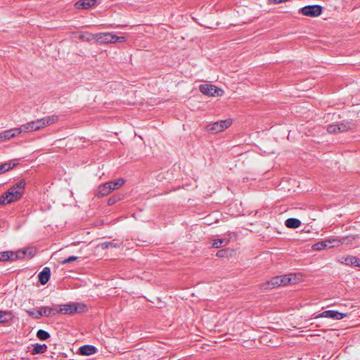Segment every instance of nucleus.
I'll return each instance as SVG.
<instances>
[{
	"instance_id": "obj_1",
	"label": "nucleus",
	"mask_w": 360,
	"mask_h": 360,
	"mask_svg": "<svg viewBox=\"0 0 360 360\" xmlns=\"http://www.w3.org/2000/svg\"><path fill=\"white\" fill-rule=\"evenodd\" d=\"M58 120V117L56 115L48 116L22 124L20 127L15 128V130L18 134L23 131H37L45 127L46 126H49L56 122Z\"/></svg>"
},
{
	"instance_id": "obj_2",
	"label": "nucleus",
	"mask_w": 360,
	"mask_h": 360,
	"mask_svg": "<svg viewBox=\"0 0 360 360\" xmlns=\"http://www.w3.org/2000/svg\"><path fill=\"white\" fill-rule=\"evenodd\" d=\"M25 181L20 180L0 197V205H7L19 200L25 190Z\"/></svg>"
},
{
	"instance_id": "obj_3",
	"label": "nucleus",
	"mask_w": 360,
	"mask_h": 360,
	"mask_svg": "<svg viewBox=\"0 0 360 360\" xmlns=\"http://www.w3.org/2000/svg\"><path fill=\"white\" fill-rule=\"evenodd\" d=\"M96 41L100 44H109L126 41V37H119L112 32H101L95 34Z\"/></svg>"
},
{
	"instance_id": "obj_4",
	"label": "nucleus",
	"mask_w": 360,
	"mask_h": 360,
	"mask_svg": "<svg viewBox=\"0 0 360 360\" xmlns=\"http://www.w3.org/2000/svg\"><path fill=\"white\" fill-rule=\"evenodd\" d=\"M347 238H342L341 239L330 238L314 244L312 249L314 250H322L326 248L338 247L341 244L347 243Z\"/></svg>"
},
{
	"instance_id": "obj_5",
	"label": "nucleus",
	"mask_w": 360,
	"mask_h": 360,
	"mask_svg": "<svg viewBox=\"0 0 360 360\" xmlns=\"http://www.w3.org/2000/svg\"><path fill=\"white\" fill-rule=\"evenodd\" d=\"M29 252L31 254V250L29 249L19 250L16 252L5 251L0 252V261H14L18 259H22Z\"/></svg>"
},
{
	"instance_id": "obj_6",
	"label": "nucleus",
	"mask_w": 360,
	"mask_h": 360,
	"mask_svg": "<svg viewBox=\"0 0 360 360\" xmlns=\"http://www.w3.org/2000/svg\"><path fill=\"white\" fill-rule=\"evenodd\" d=\"M232 124L231 119L216 122L207 126V129L212 134H217L229 128Z\"/></svg>"
},
{
	"instance_id": "obj_7",
	"label": "nucleus",
	"mask_w": 360,
	"mask_h": 360,
	"mask_svg": "<svg viewBox=\"0 0 360 360\" xmlns=\"http://www.w3.org/2000/svg\"><path fill=\"white\" fill-rule=\"evenodd\" d=\"M199 89L203 94L210 96H221L224 93L221 89L218 88L213 84H201Z\"/></svg>"
},
{
	"instance_id": "obj_8",
	"label": "nucleus",
	"mask_w": 360,
	"mask_h": 360,
	"mask_svg": "<svg viewBox=\"0 0 360 360\" xmlns=\"http://www.w3.org/2000/svg\"><path fill=\"white\" fill-rule=\"evenodd\" d=\"M85 307V305L81 304H66L62 305L58 312H60L64 314H72L79 311H83Z\"/></svg>"
},
{
	"instance_id": "obj_9",
	"label": "nucleus",
	"mask_w": 360,
	"mask_h": 360,
	"mask_svg": "<svg viewBox=\"0 0 360 360\" xmlns=\"http://www.w3.org/2000/svg\"><path fill=\"white\" fill-rule=\"evenodd\" d=\"M303 15L309 17H317L321 14L322 8L319 5L306 6L300 9Z\"/></svg>"
},
{
	"instance_id": "obj_10",
	"label": "nucleus",
	"mask_w": 360,
	"mask_h": 360,
	"mask_svg": "<svg viewBox=\"0 0 360 360\" xmlns=\"http://www.w3.org/2000/svg\"><path fill=\"white\" fill-rule=\"evenodd\" d=\"M346 314L338 312L335 310H327L318 314L315 319L319 318H330L335 320H340L346 316Z\"/></svg>"
},
{
	"instance_id": "obj_11",
	"label": "nucleus",
	"mask_w": 360,
	"mask_h": 360,
	"mask_svg": "<svg viewBox=\"0 0 360 360\" xmlns=\"http://www.w3.org/2000/svg\"><path fill=\"white\" fill-rule=\"evenodd\" d=\"M56 313H58V310H56L53 308L49 307H41L37 311V315L34 316V318L38 319L41 316H46V317H50V316H54Z\"/></svg>"
},
{
	"instance_id": "obj_12",
	"label": "nucleus",
	"mask_w": 360,
	"mask_h": 360,
	"mask_svg": "<svg viewBox=\"0 0 360 360\" xmlns=\"http://www.w3.org/2000/svg\"><path fill=\"white\" fill-rule=\"evenodd\" d=\"M281 279H280V276H276L272 278L271 280L262 283L260 285V288L264 290L273 289L281 285Z\"/></svg>"
},
{
	"instance_id": "obj_13",
	"label": "nucleus",
	"mask_w": 360,
	"mask_h": 360,
	"mask_svg": "<svg viewBox=\"0 0 360 360\" xmlns=\"http://www.w3.org/2000/svg\"><path fill=\"white\" fill-rule=\"evenodd\" d=\"M281 285H286L288 284H295L297 282V278L296 274H288L280 276Z\"/></svg>"
},
{
	"instance_id": "obj_14",
	"label": "nucleus",
	"mask_w": 360,
	"mask_h": 360,
	"mask_svg": "<svg viewBox=\"0 0 360 360\" xmlns=\"http://www.w3.org/2000/svg\"><path fill=\"white\" fill-rule=\"evenodd\" d=\"M18 134L15 129H12L9 130H6L1 133H0V143L9 140L11 138L16 136Z\"/></svg>"
},
{
	"instance_id": "obj_15",
	"label": "nucleus",
	"mask_w": 360,
	"mask_h": 360,
	"mask_svg": "<svg viewBox=\"0 0 360 360\" xmlns=\"http://www.w3.org/2000/svg\"><path fill=\"white\" fill-rule=\"evenodd\" d=\"M51 270L49 267H44L39 274V281L42 285L47 283L50 278Z\"/></svg>"
},
{
	"instance_id": "obj_16",
	"label": "nucleus",
	"mask_w": 360,
	"mask_h": 360,
	"mask_svg": "<svg viewBox=\"0 0 360 360\" xmlns=\"http://www.w3.org/2000/svg\"><path fill=\"white\" fill-rule=\"evenodd\" d=\"M96 0H80L75 3V6L77 9H87L94 6Z\"/></svg>"
},
{
	"instance_id": "obj_17",
	"label": "nucleus",
	"mask_w": 360,
	"mask_h": 360,
	"mask_svg": "<svg viewBox=\"0 0 360 360\" xmlns=\"http://www.w3.org/2000/svg\"><path fill=\"white\" fill-rule=\"evenodd\" d=\"M110 189V184H108L107 183L101 184L98 188L96 195L98 197L105 196L111 193Z\"/></svg>"
},
{
	"instance_id": "obj_18",
	"label": "nucleus",
	"mask_w": 360,
	"mask_h": 360,
	"mask_svg": "<svg viewBox=\"0 0 360 360\" xmlns=\"http://www.w3.org/2000/svg\"><path fill=\"white\" fill-rule=\"evenodd\" d=\"M346 265L360 267V260L354 256H347L344 258L343 262Z\"/></svg>"
},
{
	"instance_id": "obj_19",
	"label": "nucleus",
	"mask_w": 360,
	"mask_h": 360,
	"mask_svg": "<svg viewBox=\"0 0 360 360\" xmlns=\"http://www.w3.org/2000/svg\"><path fill=\"white\" fill-rule=\"evenodd\" d=\"M285 225L288 228L296 229L300 226L301 221L298 219L289 218L285 221Z\"/></svg>"
},
{
	"instance_id": "obj_20",
	"label": "nucleus",
	"mask_w": 360,
	"mask_h": 360,
	"mask_svg": "<svg viewBox=\"0 0 360 360\" xmlns=\"http://www.w3.org/2000/svg\"><path fill=\"white\" fill-rule=\"evenodd\" d=\"M79 352L82 355H91L96 352V348L91 345H84L79 348Z\"/></svg>"
},
{
	"instance_id": "obj_21",
	"label": "nucleus",
	"mask_w": 360,
	"mask_h": 360,
	"mask_svg": "<svg viewBox=\"0 0 360 360\" xmlns=\"http://www.w3.org/2000/svg\"><path fill=\"white\" fill-rule=\"evenodd\" d=\"M47 346L45 344H35L33 345L32 354H42L46 351Z\"/></svg>"
},
{
	"instance_id": "obj_22",
	"label": "nucleus",
	"mask_w": 360,
	"mask_h": 360,
	"mask_svg": "<svg viewBox=\"0 0 360 360\" xmlns=\"http://www.w3.org/2000/svg\"><path fill=\"white\" fill-rule=\"evenodd\" d=\"M13 319V315L10 311H0V323H7Z\"/></svg>"
},
{
	"instance_id": "obj_23",
	"label": "nucleus",
	"mask_w": 360,
	"mask_h": 360,
	"mask_svg": "<svg viewBox=\"0 0 360 360\" xmlns=\"http://www.w3.org/2000/svg\"><path fill=\"white\" fill-rule=\"evenodd\" d=\"M78 38L82 40H85L87 41L96 40L95 34H92L88 32L79 33L78 35Z\"/></svg>"
},
{
	"instance_id": "obj_24",
	"label": "nucleus",
	"mask_w": 360,
	"mask_h": 360,
	"mask_svg": "<svg viewBox=\"0 0 360 360\" xmlns=\"http://www.w3.org/2000/svg\"><path fill=\"white\" fill-rule=\"evenodd\" d=\"M18 165V163L13 162L11 165V162H5L0 165V174L10 170Z\"/></svg>"
},
{
	"instance_id": "obj_25",
	"label": "nucleus",
	"mask_w": 360,
	"mask_h": 360,
	"mask_svg": "<svg viewBox=\"0 0 360 360\" xmlns=\"http://www.w3.org/2000/svg\"><path fill=\"white\" fill-rule=\"evenodd\" d=\"M229 243V240L226 239H217L213 241L212 247L214 248H219L221 246L227 245Z\"/></svg>"
},
{
	"instance_id": "obj_26",
	"label": "nucleus",
	"mask_w": 360,
	"mask_h": 360,
	"mask_svg": "<svg viewBox=\"0 0 360 360\" xmlns=\"http://www.w3.org/2000/svg\"><path fill=\"white\" fill-rule=\"evenodd\" d=\"M37 337L41 340H46L50 338V335L46 330L40 329L37 333Z\"/></svg>"
},
{
	"instance_id": "obj_27",
	"label": "nucleus",
	"mask_w": 360,
	"mask_h": 360,
	"mask_svg": "<svg viewBox=\"0 0 360 360\" xmlns=\"http://www.w3.org/2000/svg\"><path fill=\"white\" fill-rule=\"evenodd\" d=\"M100 246L103 250L108 249L109 248H117L119 247V245L117 243H115L113 241H107L103 242L100 244Z\"/></svg>"
},
{
	"instance_id": "obj_28",
	"label": "nucleus",
	"mask_w": 360,
	"mask_h": 360,
	"mask_svg": "<svg viewBox=\"0 0 360 360\" xmlns=\"http://www.w3.org/2000/svg\"><path fill=\"white\" fill-rule=\"evenodd\" d=\"M338 126L339 132H345L351 129L349 122L340 123Z\"/></svg>"
},
{
	"instance_id": "obj_29",
	"label": "nucleus",
	"mask_w": 360,
	"mask_h": 360,
	"mask_svg": "<svg viewBox=\"0 0 360 360\" xmlns=\"http://www.w3.org/2000/svg\"><path fill=\"white\" fill-rule=\"evenodd\" d=\"M124 179L122 178L118 179L115 181H112V184H114V188L118 189L124 184Z\"/></svg>"
},
{
	"instance_id": "obj_30",
	"label": "nucleus",
	"mask_w": 360,
	"mask_h": 360,
	"mask_svg": "<svg viewBox=\"0 0 360 360\" xmlns=\"http://www.w3.org/2000/svg\"><path fill=\"white\" fill-rule=\"evenodd\" d=\"M327 131L330 134H334V133L339 132L338 131V124H330V125H329L328 127V128H327Z\"/></svg>"
},
{
	"instance_id": "obj_31",
	"label": "nucleus",
	"mask_w": 360,
	"mask_h": 360,
	"mask_svg": "<svg viewBox=\"0 0 360 360\" xmlns=\"http://www.w3.org/2000/svg\"><path fill=\"white\" fill-rule=\"evenodd\" d=\"M77 259H78V257L76 256H70L68 258L63 260L60 263L62 264H65L76 261Z\"/></svg>"
},
{
	"instance_id": "obj_32",
	"label": "nucleus",
	"mask_w": 360,
	"mask_h": 360,
	"mask_svg": "<svg viewBox=\"0 0 360 360\" xmlns=\"http://www.w3.org/2000/svg\"><path fill=\"white\" fill-rule=\"evenodd\" d=\"M120 200V198H117L115 196H112L111 198H110L108 200V204L109 205H114L116 202H117L118 200Z\"/></svg>"
},
{
	"instance_id": "obj_33",
	"label": "nucleus",
	"mask_w": 360,
	"mask_h": 360,
	"mask_svg": "<svg viewBox=\"0 0 360 360\" xmlns=\"http://www.w3.org/2000/svg\"><path fill=\"white\" fill-rule=\"evenodd\" d=\"M226 251L225 250H219L217 252V257H224V254H225Z\"/></svg>"
},
{
	"instance_id": "obj_34",
	"label": "nucleus",
	"mask_w": 360,
	"mask_h": 360,
	"mask_svg": "<svg viewBox=\"0 0 360 360\" xmlns=\"http://www.w3.org/2000/svg\"><path fill=\"white\" fill-rule=\"evenodd\" d=\"M108 184H110V192H112L113 191L116 190L117 188H114V184H112V181L107 182Z\"/></svg>"
},
{
	"instance_id": "obj_35",
	"label": "nucleus",
	"mask_w": 360,
	"mask_h": 360,
	"mask_svg": "<svg viewBox=\"0 0 360 360\" xmlns=\"http://www.w3.org/2000/svg\"><path fill=\"white\" fill-rule=\"evenodd\" d=\"M269 2L271 3V4H281L279 0H268Z\"/></svg>"
},
{
	"instance_id": "obj_36",
	"label": "nucleus",
	"mask_w": 360,
	"mask_h": 360,
	"mask_svg": "<svg viewBox=\"0 0 360 360\" xmlns=\"http://www.w3.org/2000/svg\"><path fill=\"white\" fill-rule=\"evenodd\" d=\"M27 314L30 315V316H32L34 318V316L37 315V314H35L33 311H27Z\"/></svg>"
}]
</instances>
